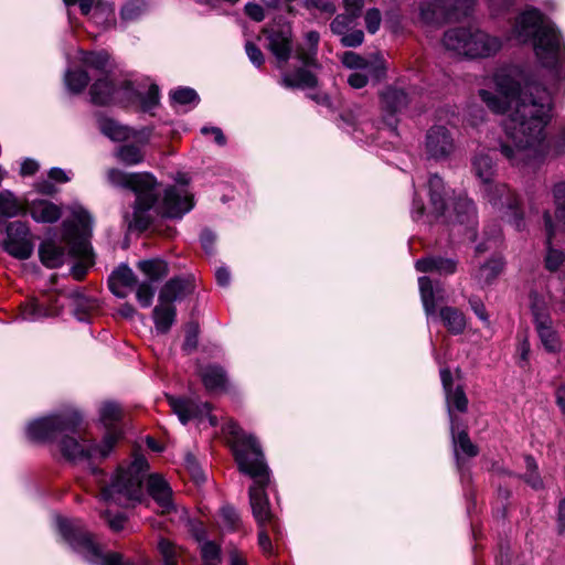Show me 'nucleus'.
Instances as JSON below:
<instances>
[{
	"label": "nucleus",
	"instance_id": "c756f323",
	"mask_svg": "<svg viewBox=\"0 0 565 565\" xmlns=\"http://www.w3.org/2000/svg\"><path fill=\"white\" fill-rule=\"evenodd\" d=\"M439 318L452 334H460L466 329V317L458 308L448 306L440 308Z\"/></svg>",
	"mask_w": 565,
	"mask_h": 565
},
{
	"label": "nucleus",
	"instance_id": "f704fd0d",
	"mask_svg": "<svg viewBox=\"0 0 565 565\" xmlns=\"http://www.w3.org/2000/svg\"><path fill=\"white\" fill-rule=\"evenodd\" d=\"M26 211V206L11 191L0 192V215L4 217H14Z\"/></svg>",
	"mask_w": 565,
	"mask_h": 565
},
{
	"label": "nucleus",
	"instance_id": "9b49d317",
	"mask_svg": "<svg viewBox=\"0 0 565 565\" xmlns=\"http://www.w3.org/2000/svg\"><path fill=\"white\" fill-rule=\"evenodd\" d=\"M342 64L353 70L348 77V83L355 89L363 88L369 83V78L381 79L385 74V62L380 55L363 57L358 53L348 51L341 57Z\"/></svg>",
	"mask_w": 565,
	"mask_h": 565
},
{
	"label": "nucleus",
	"instance_id": "f3484780",
	"mask_svg": "<svg viewBox=\"0 0 565 565\" xmlns=\"http://www.w3.org/2000/svg\"><path fill=\"white\" fill-rule=\"evenodd\" d=\"M268 39V50L277 58L279 66H284L292 52V30L289 24L278 29L265 30Z\"/></svg>",
	"mask_w": 565,
	"mask_h": 565
},
{
	"label": "nucleus",
	"instance_id": "aec40b11",
	"mask_svg": "<svg viewBox=\"0 0 565 565\" xmlns=\"http://www.w3.org/2000/svg\"><path fill=\"white\" fill-rule=\"evenodd\" d=\"M452 0H424L419 3V17L426 24L441 23L450 18Z\"/></svg>",
	"mask_w": 565,
	"mask_h": 565
},
{
	"label": "nucleus",
	"instance_id": "6e6d98bb",
	"mask_svg": "<svg viewBox=\"0 0 565 565\" xmlns=\"http://www.w3.org/2000/svg\"><path fill=\"white\" fill-rule=\"evenodd\" d=\"M154 290L149 282H141L136 291V297L141 307L148 308L152 303Z\"/></svg>",
	"mask_w": 565,
	"mask_h": 565
},
{
	"label": "nucleus",
	"instance_id": "e433bc0d",
	"mask_svg": "<svg viewBox=\"0 0 565 565\" xmlns=\"http://www.w3.org/2000/svg\"><path fill=\"white\" fill-rule=\"evenodd\" d=\"M137 267L151 281L160 280L169 274L168 264L160 258L140 260Z\"/></svg>",
	"mask_w": 565,
	"mask_h": 565
},
{
	"label": "nucleus",
	"instance_id": "a19ab883",
	"mask_svg": "<svg viewBox=\"0 0 565 565\" xmlns=\"http://www.w3.org/2000/svg\"><path fill=\"white\" fill-rule=\"evenodd\" d=\"M502 268L503 263L501 259H491L490 262L480 266L478 273L476 274V279L481 285H489L499 276Z\"/></svg>",
	"mask_w": 565,
	"mask_h": 565
},
{
	"label": "nucleus",
	"instance_id": "72a5a7b5",
	"mask_svg": "<svg viewBox=\"0 0 565 565\" xmlns=\"http://www.w3.org/2000/svg\"><path fill=\"white\" fill-rule=\"evenodd\" d=\"M319 39L320 35L317 31H309L306 34V41L309 45L308 49H305L302 46L297 47L296 56L305 66L318 67L316 55Z\"/></svg>",
	"mask_w": 565,
	"mask_h": 565
},
{
	"label": "nucleus",
	"instance_id": "cd10ccee",
	"mask_svg": "<svg viewBox=\"0 0 565 565\" xmlns=\"http://www.w3.org/2000/svg\"><path fill=\"white\" fill-rule=\"evenodd\" d=\"M203 385L207 391L224 390L227 383L226 373L218 365H206L199 370Z\"/></svg>",
	"mask_w": 565,
	"mask_h": 565
},
{
	"label": "nucleus",
	"instance_id": "338daca9",
	"mask_svg": "<svg viewBox=\"0 0 565 565\" xmlns=\"http://www.w3.org/2000/svg\"><path fill=\"white\" fill-rule=\"evenodd\" d=\"M198 347V327L195 324L189 326L185 340L183 343V350L191 352Z\"/></svg>",
	"mask_w": 565,
	"mask_h": 565
},
{
	"label": "nucleus",
	"instance_id": "7c9ffc66",
	"mask_svg": "<svg viewBox=\"0 0 565 565\" xmlns=\"http://www.w3.org/2000/svg\"><path fill=\"white\" fill-rule=\"evenodd\" d=\"M418 285L425 313L429 317L436 312L437 302L443 300L439 295L440 290L434 289L428 277H420L418 279Z\"/></svg>",
	"mask_w": 565,
	"mask_h": 565
},
{
	"label": "nucleus",
	"instance_id": "f257e3e1",
	"mask_svg": "<svg viewBox=\"0 0 565 565\" xmlns=\"http://www.w3.org/2000/svg\"><path fill=\"white\" fill-rule=\"evenodd\" d=\"M494 84L497 93L481 89L479 96L495 114L510 110L503 124L507 140L500 151L511 166L534 169L551 149L545 131L553 117L551 93L518 71L497 73Z\"/></svg>",
	"mask_w": 565,
	"mask_h": 565
},
{
	"label": "nucleus",
	"instance_id": "4be33fe9",
	"mask_svg": "<svg viewBox=\"0 0 565 565\" xmlns=\"http://www.w3.org/2000/svg\"><path fill=\"white\" fill-rule=\"evenodd\" d=\"M31 217L38 223H55L62 211L58 205L47 200H33L26 205Z\"/></svg>",
	"mask_w": 565,
	"mask_h": 565
},
{
	"label": "nucleus",
	"instance_id": "412c9836",
	"mask_svg": "<svg viewBox=\"0 0 565 565\" xmlns=\"http://www.w3.org/2000/svg\"><path fill=\"white\" fill-rule=\"evenodd\" d=\"M136 282L132 269L124 264L116 268L108 279L109 289L118 298H126Z\"/></svg>",
	"mask_w": 565,
	"mask_h": 565
},
{
	"label": "nucleus",
	"instance_id": "a18cd8bd",
	"mask_svg": "<svg viewBox=\"0 0 565 565\" xmlns=\"http://www.w3.org/2000/svg\"><path fill=\"white\" fill-rule=\"evenodd\" d=\"M88 82L89 76L85 71H67L65 74V84L74 94L83 92Z\"/></svg>",
	"mask_w": 565,
	"mask_h": 565
},
{
	"label": "nucleus",
	"instance_id": "4d7b16f0",
	"mask_svg": "<svg viewBox=\"0 0 565 565\" xmlns=\"http://www.w3.org/2000/svg\"><path fill=\"white\" fill-rule=\"evenodd\" d=\"M364 33L360 29L352 28L348 33L341 35V44L345 47H356L363 43Z\"/></svg>",
	"mask_w": 565,
	"mask_h": 565
},
{
	"label": "nucleus",
	"instance_id": "7ed1b4c3",
	"mask_svg": "<svg viewBox=\"0 0 565 565\" xmlns=\"http://www.w3.org/2000/svg\"><path fill=\"white\" fill-rule=\"evenodd\" d=\"M516 38L526 42L532 40L535 55L540 63L553 72L556 89H561V82L565 73V47L563 40L548 19L544 18L535 9L520 14L514 25Z\"/></svg>",
	"mask_w": 565,
	"mask_h": 565
},
{
	"label": "nucleus",
	"instance_id": "c85d7f7f",
	"mask_svg": "<svg viewBox=\"0 0 565 565\" xmlns=\"http://www.w3.org/2000/svg\"><path fill=\"white\" fill-rule=\"evenodd\" d=\"M98 127L102 134L113 141H125L135 137V132L129 127L120 125L110 118H99Z\"/></svg>",
	"mask_w": 565,
	"mask_h": 565
},
{
	"label": "nucleus",
	"instance_id": "774afa93",
	"mask_svg": "<svg viewBox=\"0 0 565 565\" xmlns=\"http://www.w3.org/2000/svg\"><path fill=\"white\" fill-rule=\"evenodd\" d=\"M245 13L256 22H260L265 19L263 7L256 3H247L245 6Z\"/></svg>",
	"mask_w": 565,
	"mask_h": 565
},
{
	"label": "nucleus",
	"instance_id": "49530a36",
	"mask_svg": "<svg viewBox=\"0 0 565 565\" xmlns=\"http://www.w3.org/2000/svg\"><path fill=\"white\" fill-rule=\"evenodd\" d=\"M92 20L100 25H110L115 21V10L109 3L97 0Z\"/></svg>",
	"mask_w": 565,
	"mask_h": 565
},
{
	"label": "nucleus",
	"instance_id": "c03bdc74",
	"mask_svg": "<svg viewBox=\"0 0 565 565\" xmlns=\"http://www.w3.org/2000/svg\"><path fill=\"white\" fill-rule=\"evenodd\" d=\"M454 431H455V429L452 430V441H454V446H455L456 456H458L459 450L468 457L477 456L478 448L470 440L467 431L462 430V431H459L457 435H455Z\"/></svg>",
	"mask_w": 565,
	"mask_h": 565
},
{
	"label": "nucleus",
	"instance_id": "864d4df0",
	"mask_svg": "<svg viewBox=\"0 0 565 565\" xmlns=\"http://www.w3.org/2000/svg\"><path fill=\"white\" fill-rule=\"evenodd\" d=\"M556 204V218L565 226V182H558L553 188Z\"/></svg>",
	"mask_w": 565,
	"mask_h": 565
},
{
	"label": "nucleus",
	"instance_id": "20e7f679",
	"mask_svg": "<svg viewBox=\"0 0 565 565\" xmlns=\"http://www.w3.org/2000/svg\"><path fill=\"white\" fill-rule=\"evenodd\" d=\"M122 409L115 402H105L99 407V420L106 428L103 440L97 444L85 437H66L61 443L62 455L73 462H88L89 470L99 481L103 470L93 466V462L106 459L121 437L117 423L121 419Z\"/></svg>",
	"mask_w": 565,
	"mask_h": 565
},
{
	"label": "nucleus",
	"instance_id": "6e6552de",
	"mask_svg": "<svg viewBox=\"0 0 565 565\" xmlns=\"http://www.w3.org/2000/svg\"><path fill=\"white\" fill-rule=\"evenodd\" d=\"M226 429L232 436L231 447L239 472L248 476L253 482H269L270 470L256 437L245 433L234 422H230Z\"/></svg>",
	"mask_w": 565,
	"mask_h": 565
},
{
	"label": "nucleus",
	"instance_id": "dca6fc26",
	"mask_svg": "<svg viewBox=\"0 0 565 565\" xmlns=\"http://www.w3.org/2000/svg\"><path fill=\"white\" fill-rule=\"evenodd\" d=\"M455 140L444 126L431 127L426 135L425 151L428 158L444 160L455 151Z\"/></svg>",
	"mask_w": 565,
	"mask_h": 565
},
{
	"label": "nucleus",
	"instance_id": "f03ea898",
	"mask_svg": "<svg viewBox=\"0 0 565 565\" xmlns=\"http://www.w3.org/2000/svg\"><path fill=\"white\" fill-rule=\"evenodd\" d=\"M110 185L129 189L136 193V203L131 215L125 220L129 230L145 231L152 221L151 211L167 217H182L193 207L192 196L184 190L170 186L164 191L163 201L158 202L159 191L157 180L150 173H128L117 168L106 171Z\"/></svg>",
	"mask_w": 565,
	"mask_h": 565
},
{
	"label": "nucleus",
	"instance_id": "473e14b6",
	"mask_svg": "<svg viewBox=\"0 0 565 565\" xmlns=\"http://www.w3.org/2000/svg\"><path fill=\"white\" fill-rule=\"evenodd\" d=\"M411 102L408 94L401 88L388 87L382 94V103L386 109L396 113L405 108Z\"/></svg>",
	"mask_w": 565,
	"mask_h": 565
},
{
	"label": "nucleus",
	"instance_id": "58836bf2",
	"mask_svg": "<svg viewBox=\"0 0 565 565\" xmlns=\"http://www.w3.org/2000/svg\"><path fill=\"white\" fill-rule=\"evenodd\" d=\"M158 551L162 557V565H178L183 555V548L173 542L161 537L158 542Z\"/></svg>",
	"mask_w": 565,
	"mask_h": 565
},
{
	"label": "nucleus",
	"instance_id": "37998d69",
	"mask_svg": "<svg viewBox=\"0 0 565 565\" xmlns=\"http://www.w3.org/2000/svg\"><path fill=\"white\" fill-rule=\"evenodd\" d=\"M98 308L96 299L87 298L81 294L74 299V313L79 321H86L90 312Z\"/></svg>",
	"mask_w": 565,
	"mask_h": 565
},
{
	"label": "nucleus",
	"instance_id": "052dcab7",
	"mask_svg": "<svg viewBox=\"0 0 565 565\" xmlns=\"http://www.w3.org/2000/svg\"><path fill=\"white\" fill-rule=\"evenodd\" d=\"M364 20H365L366 30L370 33L374 34L375 32H377V30L381 26V22H382L381 12L377 9H370L366 11Z\"/></svg>",
	"mask_w": 565,
	"mask_h": 565
},
{
	"label": "nucleus",
	"instance_id": "f8f14e48",
	"mask_svg": "<svg viewBox=\"0 0 565 565\" xmlns=\"http://www.w3.org/2000/svg\"><path fill=\"white\" fill-rule=\"evenodd\" d=\"M269 482H253L249 487L248 495L253 515L259 527L269 526L275 534L279 533V525L274 515L266 488Z\"/></svg>",
	"mask_w": 565,
	"mask_h": 565
},
{
	"label": "nucleus",
	"instance_id": "5fc2aeb1",
	"mask_svg": "<svg viewBox=\"0 0 565 565\" xmlns=\"http://www.w3.org/2000/svg\"><path fill=\"white\" fill-rule=\"evenodd\" d=\"M525 466L527 469V472L525 475V481L534 489L541 488L542 480L540 476L536 473L537 465L535 460L530 456L525 457Z\"/></svg>",
	"mask_w": 565,
	"mask_h": 565
},
{
	"label": "nucleus",
	"instance_id": "3c124183",
	"mask_svg": "<svg viewBox=\"0 0 565 565\" xmlns=\"http://www.w3.org/2000/svg\"><path fill=\"white\" fill-rule=\"evenodd\" d=\"M146 10V3L142 0H130L121 9V18L125 21L137 20Z\"/></svg>",
	"mask_w": 565,
	"mask_h": 565
},
{
	"label": "nucleus",
	"instance_id": "2f4dec72",
	"mask_svg": "<svg viewBox=\"0 0 565 565\" xmlns=\"http://www.w3.org/2000/svg\"><path fill=\"white\" fill-rule=\"evenodd\" d=\"M318 81L315 74L305 68H299L292 73H284L281 84L287 88H312Z\"/></svg>",
	"mask_w": 565,
	"mask_h": 565
},
{
	"label": "nucleus",
	"instance_id": "5701e85b",
	"mask_svg": "<svg viewBox=\"0 0 565 565\" xmlns=\"http://www.w3.org/2000/svg\"><path fill=\"white\" fill-rule=\"evenodd\" d=\"M192 292V284L189 279L174 277L168 280L159 292V301L173 305Z\"/></svg>",
	"mask_w": 565,
	"mask_h": 565
},
{
	"label": "nucleus",
	"instance_id": "423d86ee",
	"mask_svg": "<svg viewBox=\"0 0 565 565\" xmlns=\"http://www.w3.org/2000/svg\"><path fill=\"white\" fill-rule=\"evenodd\" d=\"M148 468V462L142 456H137L127 467L120 466L111 477L110 483L100 487V500L108 505L116 504L122 508L141 502Z\"/></svg>",
	"mask_w": 565,
	"mask_h": 565
},
{
	"label": "nucleus",
	"instance_id": "39448f33",
	"mask_svg": "<svg viewBox=\"0 0 565 565\" xmlns=\"http://www.w3.org/2000/svg\"><path fill=\"white\" fill-rule=\"evenodd\" d=\"M72 214L81 226V233L75 225L65 222L62 242L47 239L39 247L41 263L47 268L62 266L68 256L82 257L84 260H88L90 256V215L82 206L73 207Z\"/></svg>",
	"mask_w": 565,
	"mask_h": 565
},
{
	"label": "nucleus",
	"instance_id": "1a4fd4ad",
	"mask_svg": "<svg viewBox=\"0 0 565 565\" xmlns=\"http://www.w3.org/2000/svg\"><path fill=\"white\" fill-rule=\"evenodd\" d=\"M83 420L82 415L75 408H67L61 413L32 420L26 426V437L35 443L52 441L61 436L58 447L70 433H76Z\"/></svg>",
	"mask_w": 565,
	"mask_h": 565
},
{
	"label": "nucleus",
	"instance_id": "bb28decb",
	"mask_svg": "<svg viewBox=\"0 0 565 565\" xmlns=\"http://www.w3.org/2000/svg\"><path fill=\"white\" fill-rule=\"evenodd\" d=\"M177 309L171 303L159 301L153 308L152 317L157 332L167 333L175 321Z\"/></svg>",
	"mask_w": 565,
	"mask_h": 565
},
{
	"label": "nucleus",
	"instance_id": "393cba45",
	"mask_svg": "<svg viewBox=\"0 0 565 565\" xmlns=\"http://www.w3.org/2000/svg\"><path fill=\"white\" fill-rule=\"evenodd\" d=\"M444 182L437 174L430 175L428 180V191L430 198V211L435 217H440L445 213L446 203L444 199Z\"/></svg>",
	"mask_w": 565,
	"mask_h": 565
},
{
	"label": "nucleus",
	"instance_id": "ddd939ff",
	"mask_svg": "<svg viewBox=\"0 0 565 565\" xmlns=\"http://www.w3.org/2000/svg\"><path fill=\"white\" fill-rule=\"evenodd\" d=\"M3 247L11 256L18 259H28L34 248L28 225L21 221L9 223Z\"/></svg>",
	"mask_w": 565,
	"mask_h": 565
},
{
	"label": "nucleus",
	"instance_id": "9d476101",
	"mask_svg": "<svg viewBox=\"0 0 565 565\" xmlns=\"http://www.w3.org/2000/svg\"><path fill=\"white\" fill-rule=\"evenodd\" d=\"M472 171L481 182L484 198L497 207H508L514 211L518 206L515 194L504 183H495L497 173L493 159L486 152L477 153L472 159Z\"/></svg>",
	"mask_w": 565,
	"mask_h": 565
},
{
	"label": "nucleus",
	"instance_id": "13d9d810",
	"mask_svg": "<svg viewBox=\"0 0 565 565\" xmlns=\"http://www.w3.org/2000/svg\"><path fill=\"white\" fill-rule=\"evenodd\" d=\"M221 520L224 526L234 530L239 522V515L233 507L226 505L221 509Z\"/></svg>",
	"mask_w": 565,
	"mask_h": 565
},
{
	"label": "nucleus",
	"instance_id": "bf43d9fd",
	"mask_svg": "<svg viewBox=\"0 0 565 565\" xmlns=\"http://www.w3.org/2000/svg\"><path fill=\"white\" fill-rule=\"evenodd\" d=\"M102 516L106 520L109 527L114 531H120L124 529L126 516L124 513H111L109 509L103 512Z\"/></svg>",
	"mask_w": 565,
	"mask_h": 565
},
{
	"label": "nucleus",
	"instance_id": "6ab92c4d",
	"mask_svg": "<svg viewBox=\"0 0 565 565\" xmlns=\"http://www.w3.org/2000/svg\"><path fill=\"white\" fill-rule=\"evenodd\" d=\"M147 491L158 504L161 513H169L174 510L173 493L168 481L159 473L149 475Z\"/></svg>",
	"mask_w": 565,
	"mask_h": 565
},
{
	"label": "nucleus",
	"instance_id": "4c0bfd02",
	"mask_svg": "<svg viewBox=\"0 0 565 565\" xmlns=\"http://www.w3.org/2000/svg\"><path fill=\"white\" fill-rule=\"evenodd\" d=\"M115 158L125 166H137L145 159L141 147L132 143L119 146L115 152Z\"/></svg>",
	"mask_w": 565,
	"mask_h": 565
},
{
	"label": "nucleus",
	"instance_id": "a211bd4d",
	"mask_svg": "<svg viewBox=\"0 0 565 565\" xmlns=\"http://www.w3.org/2000/svg\"><path fill=\"white\" fill-rule=\"evenodd\" d=\"M441 383L446 393V403L448 414L450 417L451 430L455 429L456 418L452 415L454 409L466 413L468 409V398L461 386L452 388V376L449 370L443 369L440 371Z\"/></svg>",
	"mask_w": 565,
	"mask_h": 565
},
{
	"label": "nucleus",
	"instance_id": "8fccbe9b",
	"mask_svg": "<svg viewBox=\"0 0 565 565\" xmlns=\"http://www.w3.org/2000/svg\"><path fill=\"white\" fill-rule=\"evenodd\" d=\"M21 315L24 320L34 321L47 317L52 315V312L44 308L38 300L33 299L22 307Z\"/></svg>",
	"mask_w": 565,
	"mask_h": 565
},
{
	"label": "nucleus",
	"instance_id": "e2e57ef3",
	"mask_svg": "<svg viewBox=\"0 0 565 565\" xmlns=\"http://www.w3.org/2000/svg\"><path fill=\"white\" fill-rule=\"evenodd\" d=\"M143 110H151L159 104V88L157 85H151L148 93L141 99Z\"/></svg>",
	"mask_w": 565,
	"mask_h": 565
},
{
	"label": "nucleus",
	"instance_id": "ea45409f",
	"mask_svg": "<svg viewBox=\"0 0 565 565\" xmlns=\"http://www.w3.org/2000/svg\"><path fill=\"white\" fill-rule=\"evenodd\" d=\"M82 64L100 73L109 72V55L106 52H81Z\"/></svg>",
	"mask_w": 565,
	"mask_h": 565
},
{
	"label": "nucleus",
	"instance_id": "0e129e2a",
	"mask_svg": "<svg viewBox=\"0 0 565 565\" xmlns=\"http://www.w3.org/2000/svg\"><path fill=\"white\" fill-rule=\"evenodd\" d=\"M269 530L274 532L269 526L259 527L258 544L264 553L271 555L273 544L270 541Z\"/></svg>",
	"mask_w": 565,
	"mask_h": 565
},
{
	"label": "nucleus",
	"instance_id": "de8ad7c7",
	"mask_svg": "<svg viewBox=\"0 0 565 565\" xmlns=\"http://www.w3.org/2000/svg\"><path fill=\"white\" fill-rule=\"evenodd\" d=\"M200 553L202 565H220L221 563V548L212 541H204L200 545Z\"/></svg>",
	"mask_w": 565,
	"mask_h": 565
},
{
	"label": "nucleus",
	"instance_id": "b1692460",
	"mask_svg": "<svg viewBox=\"0 0 565 565\" xmlns=\"http://www.w3.org/2000/svg\"><path fill=\"white\" fill-rule=\"evenodd\" d=\"M544 222L547 234V247L546 255L544 259L545 268L550 271H556L563 265L565 260V255L561 249H557L552 246V237L554 235V226L552 223V218L548 212L544 213Z\"/></svg>",
	"mask_w": 565,
	"mask_h": 565
},
{
	"label": "nucleus",
	"instance_id": "a878e982",
	"mask_svg": "<svg viewBox=\"0 0 565 565\" xmlns=\"http://www.w3.org/2000/svg\"><path fill=\"white\" fill-rule=\"evenodd\" d=\"M416 269L422 273L436 271L439 275L454 274L457 263L451 258L426 257L416 262Z\"/></svg>",
	"mask_w": 565,
	"mask_h": 565
},
{
	"label": "nucleus",
	"instance_id": "69168bd1",
	"mask_svg": "<svg viewBox=\"0 0 565 565\" xmlns=\"http://www.w3.org/2000/svg\"><path fill=\"white\" fill-rule=\"evenodd\" d=\"M66 6L78 3L82 14L92 19V13L95 10L97 1L95 0H63Z\"/></svg>",
	"mask_w": 565,
	"mask_h": 565
},
{
	"label": "nucleus",
	"instance_id": "603ef678",
	"mask_svg": "<svg viewBox=\"0 0 565 565\" xmlns=\"http://www.w3.org/2000/svg\"><path fill=\"white\" fill-rule=\"evenodd\" d=\"M171 99L180 105L194 104L196 105L200 100L196 92L190 87H180L170 93Z\"/></svg>",
	"mask_w": 565,
	"mask_h": 565
},
{
	"label": "nucleus",
	"instance_id": "4468645a",
	"mask_svg": "<svg viewBox=\"0 0 565 565\" xmlns=\"http://www.w3.org/2000/svg\"><path fill=\"white\" fill-rule=\"evenodd\" d=\"M90 100L96 105H108L111 102L130 100L134 90L128 82H122L119 87L106 76L97 79L89 89Z\"/></svg>",
	"mask_w": 565,
	"mask_h": 565
},
{
	"label": "nucleus",
	"instance_id": "2eb2a0df",
	"mask_svg": "<svg viewBox=\"0 0 565 565\" xmlns=\"http://www.w3.org/2000/svg\"><path fill=\"white\" fill-rule=\"evenodd\" d=\"M169 406L177 414L182 424H186L191 419H203L207 417L210 424L215 426L217 424L216 417L211 415V405L209 403H201L190 398H177L167 395Z\"/></svg>",
	"mask_w": 565,
	"mask_h": 565
},
{
	"label": "nucleus",
	"instance_id": "0eeeda50",
	"mask_svg": "<svg viewBox=\"0 0 565 565\" xmlns=\"http://www.w3.org/2000/svg\"><path fill=\"white\" fill-rule=\"evenodd\" d=\"M443 45L447 51L461 57L487 58L501 50L502 40L477 26H458L445 32Z\"/></svg>",
	"mask_w": 565,
	"mask_h": 565
},
{
	"label": "nucleus",
	"instance_id": "680f3d73",
	"mask_svg": "<svg viewBox=\"0 0 565 565\" xmlns=\"http://www.w3.org/2000/svg\"><path fill=\"white\" fill-rule=\"evenodd\" d=\"M245 51H246V54L249 58V61L256 66V67H260L264 62H265V57H264V54L263 52L259 50L258 46H256L253 42H246L245 44Z\"/></svg>",
	"mask_w": 565,
	"mask_h": 565
},
{
	"label": "nucleus",
	"instance_id": "79ce46f5",
	"mask_svg": "<svg viewBox=\"0 0 565 565\" xmlns=\"http://www.w3.org/2000/svg\"><path fill=\"white\" fill-rule=\"evenodd\" d=\"M456 220L463 224L470 223L476 216V207L473 202L467 196L459 195L454 204Z\"/></svg>",
	"mask_w": 565,
	"mask_h": 565
},
{
	"label": "nucleus",
	"instance_id": "09e8293b",
	"mask_svg": "<svg viewBox=\"0 0 565 565\" xmlns=\"http://www.w3.org/2000/svg\"><path fill=\"white\" fill-rule=\"evenodd\" d=\"M358 17H353V14L345 11V13L338 14L331 22L330 28L331 31L341 36L344 33H348L352 28L356 26Z\"/></svg>",
	"mask_w": 565,
	"mask_h": 565
},
{
	"label": "nucleus",
	"instance_id": "c9c22d12",
	"mask_svg": "<svg viewBox=\"0 0 565 565\" xmlns=\"http://www.w3.org/2000/svg\"><path fill=\"white\" fill-rule=\"evenodd\" d=\"M536 330L544 348L550 352H556L561 348L559 340L552 329L548 318L537 319Z\"/></svg>",
	"mask_w": 565,
	"mask_h": 565
}]
</instances>
